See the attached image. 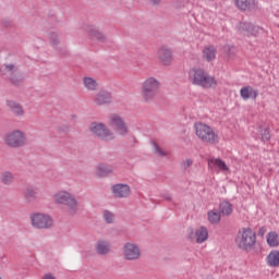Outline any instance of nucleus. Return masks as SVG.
<instances>
[{
  "label": "nucleus",
  "instance_id": "nucleus-28",
  "mask_svg": "<svg viewBox=\"0 0 279 279\" xmlns=\"http://www.w3.org/2000/svg\"><path fill=\"white\" fill-rule=\"evenodd\" d=\"M0 181L2 184H5V186H10V184L14 182V174H12L10 171L1 172Z\"/></svg>",
  "mask_w": 279,
  "mask_h": 279
},
{
  "label": "nucleus",
  "instance_id": "nucleus-9",
  "mask_svg": "<svg viewBox=\"0 0 279 279\" xmlns=\"http://www.w3.org/2000/svg\"><path fill=\"white\" fill-rule=\"evenodd\" d=\"M109 125L119 136H128V134H130V129L128 128L125 120L117 113L111 114Z\"/></svg>",
  "mask_w": 279,
  "mask_h": 279
},
{
  "label": "nucleus",
  "instance_id": "nucleus-6",
  "mask_svg": "<svg viewBox=\"0 0 279 279\" xmlns=\"http://www.w3.org/2000/svg\"><path fill=\"white\" fill-rule=\"evenodd\" d=\"M0 75H10L9 80L13 86H23V82H25L23 73L12 63L2 64L0 66Z\"/></svg>",
  "mask_w": 279,
  "mask_h": 279
},
{
  "label": "nucleus",
  "instance_id": "nucleus-12",
  "mask_svg": "<svg viewBox=\"0 0 279 279\" xmlns=\"http://www.w3.org/2000/svg\"><path fill=\"white\" fill-rule=\"evenodd\" d=\"M123 254L125 260H138L141 258V248L136 244L125 243Z\"/></svg>",
  "mask_w": 279,
  "mask_h": 279
},
{
  "label": "nucleus",
  "instance_id": "nucleus-4",
  "mask_svg": "<svg viewBox=\"0 0 279 279\" xmlns=\"http://www.w3.org/2000/svg\"><path fill=\"white\" fill-rule=\"evenodd\" d=\"M4 145L11 149H21L27 145V135L21 130L9 132L4 136Z\"/></svg>",
  "mask_w": 279,
  "mask_h": 279
},
{
  "label": "nucleus",
  "instance_id": "nucleus-11",
  "mask_svg": "<svg viewBox=\"0 0 279 279\" xmlns=\"http://www.w3.org/2000/svg\"><path fill=\"white\" fill-rule=\"evenodd\" d=\"M111 192L113 194V197L117 199H125L132 195V190L130 189V185L124 183H117L111 186Z\"/></svg>",
  "mask_w": 279,
  "mask_h": 279
},
{
  "label": "nucleus",
  "instance_id": "nucleus-40",
  "mask_svg": "<svg viewBox=\"0 0 279 279\" xmlns=\"http://www.w3.org/2000/svg\"><path fill=\"white\" fill-rule=\"evenodd\" d=\"M163 198H166L167 199V202H172V197H171V195H169V194H163Z\"/></svg>",
  "mask_w": 279,
  "mask_h": 279
},
{
  "label": "nucleus",
  "instance_id": "nucleus-34",
  "mask_svg": "<svg viewBox=\"0 0 279 279\" xmlns=\"http://www.w3.org/2000/svg\"><path fill=\"white\" fill-rule=\"evenodd\" d=\"M150 143L157 156H160L161 158H165V156H167V151L162 150V148H160V146L158 145V143H156V141H151Z\"/></svg>",
  "mask_w": 279,
  "mask_h": 279
},
{
  "label": "nucleus",
  "instance_id": "nucleus-32",
  "mask_svg": "<svg viewBox=\"0 0 279 279\" xmlns=\"http://www.w3.org/2000/svg\"><path fill=\"white\" fill-rule=\"evenodd\" d=\"M83 82L87 90H97V81L93 77H84Z\"/></svg>",
  "mask_w": 279,
  "mask_h": 279
},
{
  "label": "nucleus",
  "instance_id": "nucleus-8",
  "mask_svg": "<svg viewBox=\"0 0 279 279\" xmlns=\"http://www.w3.org/2000/svg\"><path fill=\"white\" fill-rule=\"evenodd\" d=\"M54 202L66 206L71 215H75L77 213V199H75V197L69 192H59L54 194Z\"/></svg>",
  "mask_w": 279,
  "mask_h": 279
},
{
  "label": "nucleus",
  "instance_id": "nucleus-2",
  "mask_svg": "<svg viewBox=\"0 0 279 279\" xmlns=\"http://www.w3.org/2000/svg\"><path fill=\"white\" fill-rule=\"evenodd\" d=\"M194 130L196 136H198L201 141H203V143H209V145H215V143H219V135L215 133L210 125L203 122H196L194 124Z\"/></svg>",
  "mask_w": 279,
  "mask_h": 279
},
{
  "label": "nucleus",
  "instance_id": "nucleus-10",
  "mask_svg": "<svg viewBox=\"0 0 279 279\" xmlns=\"http://www.w3.org/2000/svg\"><path fill=\"white\" fill-rule=\"evenodd\" d=\"M32 226L37 230H49L53 226L51 216L45 214H34L31 216Z\"/></svg>",
  "mask_w": 279,
  "mask_h": 279
},
{
  "label": "nucleus",
  "instance_id": "nucleus-17",
  "mask_svg": "<svg viewBox=\"0 0 279 279\" xmlns=\"http://www.w3.org/2000/svg\"><path fill=\"white\" fill-rule=\"evenodd\" d=\"M158 58L165 66H169L171 64L172 52L167 47H161L158 50Z\"/></svg>",
  "mask_w": 279,
  "mask_h": 279
},
{
  "label": "nucleus",
  "instance_id": "nucleus-18",
  "mask_svg": "<svg viewBox=\"0 0 279 279\" xmlns=\"http://www.w3.org/2000/svg\"><path fill=\"white\" fill-rule=\"evenodd\" d=\"M95 250L99 256H106V255L110 254V242H108L106 240H99L96 243Z\"/></svg>",
  "mask_w": 279,
  "mask_h": 279
},
{
  "label": "nucleus",
  "instance_id": "nucleus-5",
  "mask_svg": "<svg viewBox=\"0 0 279 279\" xmlns=\"http://www.w3.org/2000/svg\"><path fill=\"white\" fill-rule=\"evenodd\" d=\"M160 93V82L154 77H148L142 86V97L146 104L151 102L156 95Z\"/></svg>",
  "mask_w": 279,
  "mask_h": 279
},
{
  "label": "nucleus",
  "instance_id": "nucleus-36",
  "mask_svg": "<svg viewBox=\"0 0 279 279\" xmlns=\"http://www.w3.org/2000/svg\"><path fill=\"white\" fill-rule=\"evenodd\" d=\"M54 49H56V51H58V54H59L61 58H66V56H69V49H66L65 46L59 47V48L56 47Z\"/></svg>",
  "mask_w": 279,
  "mask_h": 279
},
{
  "label": "nucleus",
  "instance_id": "nucleus-3",
  "mask_svg": "<svg viewBox=\"0 0 279 279\" xmlns=\"http://www.w3.org/2000/svg\"><path fill=\"white\" fill-rule=\"evenodd\" d=\"M235 243L240 250L251 252L254 245H256V233L250 228L242 229L235 238Z\"/></svg>",
  "mask_w": 279,
  "mask_h": 279
},
{
  "label": "nucleus",
  "instance_id": "nucleus-24",
  "mask_svg": "<svg viewBox=\"0 0 279 279\" xmlns=\"http://www.w3.org/2000/svg\"><path fill=\"white\" fill-rule=\"evenodd\" d=\"M232 208V204L228 201H223L219 204L220 215H222L223 217H230V215H232L233 211Z\"/></svg>",
  "mask_w": 279,
  "mask_h": 279
},
{
  "label": "nucleus",
  "instance_id": "nucleus-14",
  "mask_svg": "<svg viewBox=\"0 0 279 279\" xmlns=\"http://www.w3.org/2000/svg\"><path fill=\"white\" fill-rule=\"evenodd\" d=\"M94 101L96 106H109V104H112V94L101 89L95 95Z\"/></svg>",
  "mask_w": 279,
  "mask_h": 279
},
{
  "label": "nucleus",
  "instance_id": "nucleus-21",
  "mask_svg": "<svg viewBox=\"0 0 279 279\" xmlns=\"http://www.w3.org/2000/svg\"><path fill=\"white\" fill-rule=\"evenodd\" d=\"M114 168L110 165L101 163L97 167V175L98 178H108L113 173Z\"/></svg>",
  "mask_w": 279,
  "mask_h": 279
},
{
  "label": "nucleus",
  "instance_id": "nucleus-41",
  "mask_svg": "<svg viewBox=\"0 0 279 279\" xmlns=\"http://www.w3.org/2000/svg\"><path fill=\"white\" fill-rule=\"evenodd\" d=\"M153 5H160L161 0H149Z\"/></svg>",
  "mask_w": 279,
  "mask_h": 279
},
{
  "label": "nucleus",
  "instance_id": "nucleus-35",
  "mask_svg": "<svg viewBox=\"0 0 279 279\" xmlns=\"http://www.w3.org/2000/svg\"><path fill=\"white\" fill-rule=\"evenodd\" d=\"M102 217L106 223H113L114 221V214H112L110 210H105Z\"/></svg>",
  "mask_w": 279,
  "mask_h": 279
},
{
  "label": "nucleus",
  "instance_id": "nucleus-27",
  "mask_svg": "<svg viewBox=\"0 0 279 279\" xmlns=\"http://www.w3.org/2000/svg\"><path fill=\"white\" fill-rule=\"evenodd\" d=\"M48 39H49V43H50L52 49H56V47H58V45H60V33L50 31L48 33Z\"/></svg>",
  "mask_w": 279,
  "mask_h": 279
},
{
  "label": "nucleus",
  "instance_id": "nucleus-42",
  "mask_svg": "<svg viewBox=\"0 0 279 279\" xmlns=\"http://www.w3.org/2000/svg\"><path fill=\"white\" fill-rule=\"evenodd\" d=\"M2 25L4 27H10V25H12V23L10 21H4V22H2Z\"/></svg>",
  "mask_w": 279,
  "mask_h": 279
},
{
  "label": "nucleus",
  "instance_id": "nucleus-23",
  "mask_svg": "<svg viewBox=\"0 0 279 279\" xmlns=\"http://www.w3.org/2000/svg\"><path fill=\"white\" fill-rule=\"evenodd\" d=\"M203 58L207 62H213V60L217 58V48H215V46L205 47L203 50Z\"/></svg>",
  "mask_w": 279,
  "mask_h": 279
},
{
  "label": "nucleus",
  "instance_id": "nucleus-31",
  "mask_svg": "<svg viewBox=\"0 0 279 279\" xmlns=\"http://www.w3.org/2000/svg\"><path fill=\"white\" fill-rule=\"evenodd\" d=\"M208 165H216L217 168H219L221 171H228V165H226V161L221 159H215L211 158L208 160Z\"/></svg>",
  "mask_w": 279,
  "mask_h": 279
},
{
  "label": "nucleus",
  "instance_id": "nucleus-33",
  "mask_svg": "<svg viewBox=\"0 0 279 279\" xmlns=\"http://www.w3.org/2000/svg\"><path fill=\"white\" fill-rule=\"evenodd\" d=\"M259 132L262 134L260 140L263 143L269 141L271 138V133L269 132V126L263 129V126H259Z\"/></svg>",
  "mask_w": 279,
  "mask_h": 279
},
{
  "label": "nucleus",
  "instance_id": "nucleus-16",
  "mask_svg": "<svg viewBox=\"0 0 279 279\" xmlns=\"http://www.w3.org/2000/svg\"><path fill=\"white\" fill-rule=\"evenodd\" d=\"M195 236L196 243H204L208 239V229L206 227H201L196 231H193V228L190 229L189 239L193 241Z\"/></svg>",
  "mask_w": 279,
  "mask_h": 279
},
{
  "label": "nucleus",
  "instance_id": "nucleus-20",
  "mask_svg": "<svg viewBox=\"0 0 279 279\" xmlns=\"http://www.w3.org/2000/svg\"><path fill=\"white\" fill-rule=\"evenodd\" d=\"M240 95L242 99H256L258 97V90L252 86H246L240 90Z\"/></svg>",
  "mask_w": 279,
  "mask_h": 279
},
{
  "label": "nucleus",
  "instance_id": "nucleus-13",
  "mask_svg": "<svg viewBox=\"0 0 279 279\" xmlns=\"http://www.w3.org/2000/svg\"><path fill=\"white\" fill-rule=\"evenodd\" d=\"M238 32L243 36H257L260 34L259 26L252 24V22H240Z\"/></svg>",
  "mask_w": 279,
  "mask_h": 279
},
{
  "label": "nucleus",
  "instance_id": "nucleus-37",
  "mask_svg": "<svg viewBox=\"0 0 279 279\" xmlns=\"http://www.w3.org/2000/svg\"><path fill=\"white\" fill-rule=\"evenodd\" d=\"M181 167L183 171H186L190 167H193V159H186L185 161L181 162Z\"/></svg>",
  "mask_w": 279,
  "mask_h": 279
},
{
  "label": "nucleus",
  "instance_id": "nucleus-38",
  "mask_svg": "<svg viewBox=\"0 0 279 279\" xmlns=\"http://www.w3.org/2000/svg\"><path fill=\"white\" fill-rule=\"evenodd\" d=\"M227 56L229 58H232V56H234V46H228Z\"/></svg>",
  "mask_w": 279,
  "mask_h": 279
},
{
  "label": "nucleus",
  "instance_id": "nucleus-7",
  "mask_svg": "<svg viewBox=\"0 0 279 279\" xmlns=\"http://www.w3.org/2000/svg\"><path fill=\"white\" fill-rule=\"evenodd\" d=\"M89 132H92L93 136L99 138L100 141H105L108 143L110 141H114V133L106 126L104 123L92 122L89 124Z\"/></svg>",
  "mask_w": 279,
  "mask_h": 279
},
{
  "label": "nucleus",
  "instance_id": "nucleus-29",
  "mask_svg": "<svg viewBox=\"0 0 279 279\" xmlns=\"http://www.w3.org/2000/svg\"><path fill=\"white\" fill-rule=\"evenodd\" d=\"M267 243L270 247H278V233L276 231H271L267 234Z\"/></svg>",
  "mask_w": 279,
  "mask_h": 279
},
{
  "label": "nucleus",
  "instance_id": "nucleus-19",
  "mask_svg": "<svg viewBox=\"0 0 279 279\" xmlns=\"http://www.w3.org/2000/svg\"><path fill=\"white\" fill-rule=\"evenodd\" d=\"M7 106L15 117H23V114H25V111L23 110V106H21V104L14 100H8Z\"/></svg>",
  "mask_w": 279,
  "mask_h": 279
},
{
  "label": "nucleus",
  "instance_id": "nucleus-22",
  "mask_svg": "<svg viewBox=\"0 0 279 279\" xmlns=\"http://www.w3.org/2000/svg\"><path fill=\"white\" fill-rule=\"evenodd\" d=\"M88 34L92 40H97L98 43H108V37H106V35L97 28H90Z\"/></svg>",
  "mask_w": 279,
  "mask_h": 279
},
{
  "label": "nucleus",
  "instance_id": "nucleus-1",
  "mask_svg": "<svg viewBox=\"0 0 279 279\" xmlns=\"http://www.w3.org/2000/svg\"><path fill=\"white\" fill-rule=\"evenodd\" d=\"M189 77L195 86H201L202 88H217V78L208 74V72L202 68L190 70Z\"/></svg>",
  "mask_w": 279,
  "mask_h": 279
},
{
  "label": "nucleus",
  "instance_id": "nucleus-15",
  "mask_svg": "<svg viewBox=\"0 0 279 279\" xmlns=\"http://www.w3.org/2000/svg\"><path fill=\"white\" fill-rule=\"evenodd\" d=\"M235 5L241 12H254L258 10V2L256 0H234Z\"/></svg>",
  "mask_w": 279,
  "mask_h": 279
},
{
  "label": "nucleus",
  "instance_id": "nucleus-26",
  "mask_svg": "<svg viewBox=\"0 0 279 279\" xmlns=\"http://www.w3.org/2000/svg\"><path fill=\"white\" fill-rule=\"evenodd\" d=\"M269 267H279V251H271L267 256Z\"/></svg>",
  "mask_w": 279,
  "mask_h": 279
},
{
  "label": "nucleus",
  "instance_id": "nucleus-25",
  "mask_svg": "<svg viewBox=\"0 0 279 279\" xmlns=\"http://www.w3.org/2000/svg\"><path fill=\"white\" fill-rule=\"evenodd\" d=\"M207 217H208L209 223H211L213 226H217L221 221V211L217 209L209 210L207 213Z\"/></svg>",
  "mask_w": 279,
  "mask_h": 279
},
{
  "label": "nucleus",
  "instance_id": "nucleus-30",
  "mask_svg": "<svg viewBox=\"0 0 279 279\" xmlns=\"http://www.w3.org/2000/svg\"><path fill=\"white\" fill-rule=\"evenodd\" d=\"M24 197L26 202H34V199L36 198V189L29 185L26 186V189L24 190Z\"/></svg>",
  "mask_w": 279,
  "mask_h": 279
},
{
  "label": "nucleus",
  "instance_id": "nucleus-39",
  "mask_svg": "<svg viewBox=\"0 0 279 279\" xmlns=\"http://www.w3.org/2000/svg\"><path fill=\"white\" fill-rule=\"evenodd\" d=\"M265 232H267V228L262 227L258 229L257 234H258V236H265Z\"/></svg>",
  "mask_w": 279,
  "mask_h": 279
}]
</instances>
